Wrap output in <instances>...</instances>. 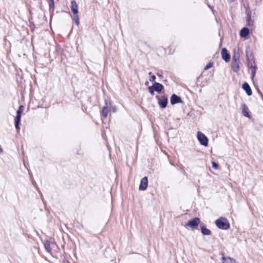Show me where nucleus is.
Instances as JSON below:
<instances>
[{"mask_svg": "<svg viewBox=\"0 0 263 263\" xmlns=\"http://www.w3.org/2000/svg\"><path fill=\"white\" fill-rule=\"evenodd\" d=\"M246 54L247 57V60L248 61V65L250 66L251 71V77L252 79L253 80L255 76L256 66L254 65L255 62L254 61V57L253 54L248 49H246Z\"/></svg>", "mask_w": 263, "mask_h": 263, "instance_id": "obj_1", "label": "nucleus"}, {"mask_svg": "<svg viewBox=\"0 0 263 263\" xmlns=\"http://www.w3.org/2000/svg\"><path fill=\"white\" fill-rule=\"evenodd\" d=\"M216 226L221 230H227L230 227V223L227 218L223 217H221L215 221Z\"/></svg>", "mask_w": 263, "mask_h": 263, "instance_id": "obj_2", "label": "nucleus"}, {"mask_svg": "<svg viewBox=\"0 0 263 263\" xmlns=\"http://www.w3.org/2000/svg\"><path fill=\"white\" fill-rule=\"evenodd\" d=\"M24 106L20 105L18 109L16 111V116L15 118V127L17 131L20 130V124L21 122V115L24 110Z\"/></svg>", "mask_w": 263, "mask_h": 263, "instance_id": "obj_3", "label": "nucleus"}, {"mask_svg": "<svg viewBox=\"0 0 263 263\" xmlns=\"http://www.w3.org/2000/svg\"><path fill=\"white\" fill-rule=\"evenodd\" d=\"M156 98L158 100V103L159 106L161 108H165L168 103V99L166 96H162L159 97V96H156Z\"/></svg>", "mask_w": 263, "mask_h": 263, "instance_id": "obj_4", "label": "nucleus"}, {"mask_svg": "<svg viewBox=\"0 0 263 263\" xmlns=\"http://www.w3.org/2000/svg\"><path fill=\"white\" fill-rule=\"evenodd\" d=\"M198 140L200 143L204 146H206L208 144V138L201 132H198L197 135Z\"/></svg>", "mask_w": 263, "mask_h": 263, "instance_id": "obj_5", "label": "nucleus"}, {"mask_svg": "<svg viewBox=\"0 0 263 263\" xmlns=\"http://www.w3.org/2000/svg\"><path fill=\"white\" fill-rule=\"evenodd\" d=\"M199 223L200 219L198 217H195L189 220L187 223V226L193 229H195L197 228Z\"/></svg>", "mask_w": 263, "mask_h": 263, "instance_id": "obj_6", "label": "nucleus"}, {"mask_svg": "<svg viewBox=\"0 0 263 263\" xmlns=\"http://www.w3.org/2000/svg\"><path fill=\"white\" fill-rule=\"evenodd\" d=\"M148 184V178L146 176L142 178L140 181V184L139 187V190L140 191H145L147 187Z\"/></svg>", "mask_w": 263, "mask_h": 263, "instance_id": "obj_7", "label": "nucleus"}, {"mask_svg": "<svg viewBox=\"0 0 263 263\" xmlns=\"http://www.w3.org/2000/svg\"><path fill=\"white\" fill-rule=\"evenodd\" d=\"M170 101L172 105L183 103L181 97L175 94H173L172 95Z\"/></svg>", "mask_w": 263, "mask_h": 263, "instance_id": "obj_8", "label": "nucleus"}, {"mask_svg": "<svg viewBox=\"0 0 263 263\" xmlns=\"http://www.w3.org/2000/svg\"><path fill=\"white\" fill-rule=\"evenodd\" d=\"M247 18H246V23L247 25L250 27H255L254 21L252 18L251 14L250 12H247Z\"/></svg>", "mask_w": 263, "mask_h": 263, "instance_id": "obj_9", "label": "nucleus"}, {"mask_svg": "<svg viewBox=\"0 0 263 263\" xmlns=\"http://www.w3.org/2000/svg\"><path fill=\"white\" fill-rule=\"evenodd\" d=\"M221 57L222 59L227 62L230 60V55L228 52V50L226 48H223L221 50Z\"/></svg>", "mask_w": 263, "mask_h": 263, "instance_id": "obj_10", "label": "nucleus"}, {"mask_svg": "<svg viewBox=\"0 0 263 263\" xmlns=\"http://www.w3.org/2000/svg\"><path fill=\"white\" fill-rule=\"evenodd\" d=\"M201 233L204 235H210L211 231L206 228V226L204 223H201L200 225Z\"/></svg>", "mask_w": 263, "mask_h": 263, "instance_id": "obj_11", "label": "nucleus"}, {"mask_svg": "<svg viewBox=\"0 0 263 263\" xmlns=\"http://www.w3.org/2000/svg\"><path fill=\"white\" fill-rule=\"evenodd\" d=\"M242 89L246 91L247 95L250 96L252 94V91L250 85L248 83L245 82L242 85Z\"/></svg>", "mask_w": 263, "mask_h": 263, "instance_id": "obj_12", "label": "nucleus"}, {"mask_svg": "<svg viewBox=\"0 0 263 263\" xmlns=\"http://www.w3.org/2000/svg\"><path fill=\"white\" fill-rule=\"evenodd\" d=\"M241 108L242 115L246 117L250 118L248 107L245 103L241 104Z\"/></svg>", "mask_w": 263, "mask_h": 263, "instance_id": "obj_13", "label": "nucleus"}, {"mask_svg": "<svg viewBox=\"0 0 263 263\" xmlns=\"http://www.w3.org/2000/svg\"><path fill=\"white\" fill-rule=\"evenodd\" d=\"M78 6L75 1H72L70 4V8L73 14L78 13Z\"/></svg>", "mask_w": 263, "mask_h": 263, "instance_id": "obj_14", "label": "nucleus"}, {"mask_svg": "<svg viewBox=\"0 0 263 263\" xmlns=\"http://www.w3.org/2000/svg\"><path fill=\"white\" fill-rule=\"evenodd\" d=\"M239 61H232V69L235 72H237L239 70Z\"/></svg>", "mask_w": 263, "mask_h": 263, "instance_id": "obj_15", "label": "nucleus"}, {"mask_svg": "<svg viewBox=\"0 0 263 263\" xmlns=\"http://www.w3.org/2000/svg\"><path fill=\"white\" fill-rule=\"evenodd\" d=\"M153 87H154L155 90L158 92H161L164 88V86L162 84L157 82L154 83Z\"/></svg>", "mask_w": 263, "mask_h": 263, "instance_id": "obj_16", "label": "nucleus"}, {"mask_svg": "<svg viewBox=\"0 0 263 263\" xmlns=\"http://www.w3.org/2000/svg\"><path fill=\"white\" fill-rule=\"evenodd\" d=\"M222 263H237L236 260L230 257L223 256L222 257Z\"/></svg>", "mask_w": 263, "mask_h": 263, "instance_id": "obj_17", "label": "nucleus"}, {"mask_svg": "<svg viewBox=\"0 0 263 263\" xmlns=\"http://www.w3.org/2000/svg\"><path fill=\"white\" fill-rule=\"evenodd\" d=\"M249 34V29L247 27H243L240 31V36L241 37H245Z\"/></svg>", "mask_w": 263, "mask_h": 263, "instance_id": "obj_18", "label": "nucleus"}, {"mask_svg": "<svg viewBox=\"0 0 263 263\" xmlns=\"http://www.w3.org/2000/svg\"><path fill=\"white\" fill-rule=\"evenodd\" d=\"M240 54L238 49H234L233 50V55L232 57V61H239Z\"/></svg>", "mask_w": 263, "mask_h": 263, "instance_id": "obj_19", "label": "nucleus"}, {"mask_svg": "<svg viewBox=\"0 0 263 263\" xmlns=\"http://www.w3.org/2000/svg\"><path fill=\"white\" fill-rule=\"evenodd\" d=\"M44 246L45 250L48 253H51L52 249L50 247V242L48 240H45L44 242Z\"/></svg>", "mask_w": 263, "mask_h": 263, "instance_id": "obj_20", "label": "nucleus"}, {"mask_svg": "<svg viewBox=\"0 0 263 263\" xmlns=\"http://www.w3.org/2000/svg\"><path fill=\"white\" fill-rule=\"evenodd\" d=\"M108 112V108L107 106H104L102 108V114L104 118H106L107 116Z\"/></svg>", "mask_w": 263, "mask_h": 263, "instance_id": "obj_21", "label": "nucleus"}, {"mask_svg": "<svg viewBox=\"0 0 263 263\" xmlns=\"http://www.w3.org/2000/svg\"><path fill=\"white\" fill-rule=\"evenodd\" d=\"M73 20L74 21L76 24L78 26L80 24L79 16L78 13L73 14Z\"/></svg>", "mask_w": 263, "mask_h": 263, "instance_id": "obj_22", "label": "nucleus"}, {"mask_svg": "<svg viewBox=\"0 0 263 263\" xmlns=\"http://www.w3.org/2000/svg\"><path fill=\"white\" fill-rule=\"evenodd\" d=\"M32 184L35 187L36 190L38 191V192L39 193V194L41 195V198L42 199V200H44V199L43 198V195L42 194V193L41 192L39 187L37 186L36 182H35V181H32Z\"/></svg>", "mask_w": 263, "mask_h": 263, "instance_id": "obj_23", "label": "nucleus"}, {"mask_svg": "<svg viewBox=\"0 0 263 263\" xmlns=\"http://www.w3.org/2000/svg\"><path fill=\"white\" fill-rule=\"evenodd\" d=\"M148 74L151 76V78L149 79V81L151 82H154L156 80V76L155 75H152V72H149L148 73Z\"/></svg>", "mask_w": 263, "mask_h": 263, "instance_id": "obj_24", "label": "nucleus"}, {"mask_svg": "<svg viewBox=\"0 0 263 263\" xmlns=\"http://www.w3.org/2000/svg\"><path fill=\"white\" fill-rule=\"evenodd\" d=\"M213 65V63L212 62H209L204 67V70H208L211 68Z\"/></svg>", "mask_w": 263, "mask_h": 263, "instance_id": "obj_25", "label": "nucleus"}, {"mask_svg": "<svg viewBox=\"0 0 263 263\" xmlns=\"http://www.w3.org/2000/svg\"><path fill=\"white\" fill-rule=\"evenodd\" d=\"M148 91L151 95H154V91H155L153 86L148 87Z\"/></svg>", "mask_w": 263, "mask_h": 263, "instance_id": "obj_26", "label": "nucleus"}, {"mask_svg": "<svg viewBox=\"0 0 263 263\" xmlns=\"http://www.w3.org/2000/svg\"><path fill=\"white\" fill-rule=\"evenodd\" d=\"M212 165L213 168L215 170H217L218 168V164L215 162H212Z\"/></svg>", "mask_w": 263, "mask_h": 263, "instance_id": "obj_27", "label": "nucleus"}, {"mask_svg": "<svg viewBox=\"0 0 263 263\" xmlns=\"http://www.w3.org/2000/svg\"><path fill=\"white\" fill-rule=\"evenodd\" d=\"M54 0H49V8H53V7H54Z\"/></svg>", "mask_w": 263, "mask_h": 263, "instance_id": "obj_28", "label": "nucleus"}, {"mask_svg": "<svg viewBox=\"0 0 263 263\" xmlns=\"http://www.w3.org/2000/svg\"><path fill=\"white\" fill-rule=\"evenodd\" d=\"M63 263H70L65 257L63 259Z\"/></svg>", "mask_w": 263, "mask_h": 263, "instance_id": "obj_29", "label": "nucleus"}, {"mask_svg": "<svg viewBox=\"0 0 263 263\" xmlns=\"http://www.w3.org/2000/svg\"><path fill=\"white\" fill-rule=\"evenodd\" d=\"M105 106H107V108H108V101L107 99H105Z\"/></svg>", "mask_w": 263, "mask_h": 263, "instance_id": "obj_30", "label": "nucleus"}, {"mask_svg": "<svg viewBox=\"0 0 263 263\" xmlns=\"http://www.w3.org/2000/svg\"><path fill=\"white\" fill-rule=\"evenodd\" d=\"M258 92L259 94L260 95V96L261 97H263V95H262V92L258 89Z\"/></svg>", "mask_w": 263, "mask_h": 263, "instance_id": "obj_31", "label": "nucleus"}, {"mask_svg": "<svg viewBox=\"0 0 263 263\" xmlns=\"http://www.w3.org/2000/svg\"><path fill=\"white\" fill-rule=\"evenodd\" d=\"M209 8H210V9H211L212 10V11H214V10H213V7H212L211 6H210V5H208Z\"/></svg>", "mask_w": 263, "mask_h": 263, "instance_id": "obj_32", "label": "nucleus"}, {"mask_svg": "<svg viewBox=\"0 0 263 263\" xmlns=\"http://www.w3.org/2000/svg\"><path fill=\"white\" fill-rule=\"evenodd\" d=\"M235 0H228V1L229 2V3H232Z\"/></svg>", "mask_w": 263, "mask_h": 263, "instance_id": "obj_33", "label": "nucleus"}, {"mask_svg": "<svg viewBox=\"0 0 263 263\" xmlns=\"http://www.w3.org/2000/svg\"><path fill=\"white\" fill-rule=\"evenodd\" d=\"M157 75L159 76V77H161V75L160 74H159V73H157Z\"/></svg>", "mask_w": 263, "mask_h": 263, "instance_id": "obj_34", "label": "nucleus"}, {"mask_svg": "<svg viewBox=\"0 0 263 263\" xmlns=\"http://www.w3.org/2000/svg\"><path fill=\"white\" fill-rule=\"evenodd\" d=\"M148 84V82H145V84L146 85H147Z\"/></svg>", "mask_w": 263, "mask_h": 263, "instance_id": "obj_35", "label": "nucleus"}]
</instances>
